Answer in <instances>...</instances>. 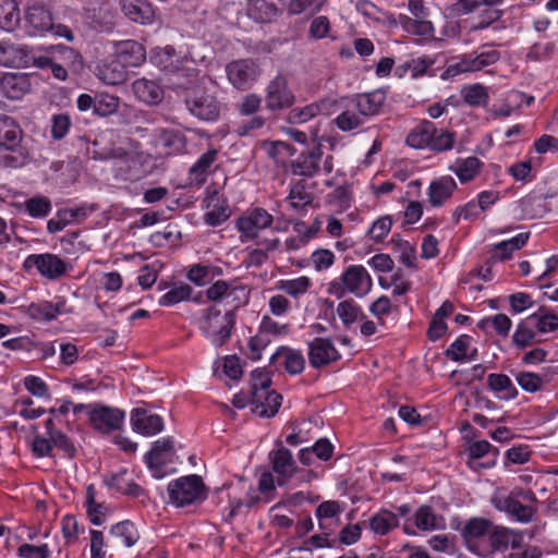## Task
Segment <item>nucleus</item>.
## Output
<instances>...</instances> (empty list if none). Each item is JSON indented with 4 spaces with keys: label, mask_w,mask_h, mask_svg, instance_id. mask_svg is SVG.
Wrapping results in <instances>:
<instances>
[{
    "label": "nucleus",
    "mask_w": 558,
    "mask_h": 558,
    "mask_svg": "<svg viewBox=\"0 0 558 558\" xmlns=\"http://www.w3.org/2000/svg\"><path fill=\"white\" fill-rule=\"evenodd\" d=\"M23 131L8 116H0V167L21 168L29 159L28 150L22 145Z\"/></svg>",
    "instance_id": "f257e3e1"
},
{
    "label": "nucleus",
    "mask_w": 558,
    "mask_h": 558,
    "mask_svg": "<svg viewBox=\"0 0 558 558\" xmlns=\"http://www.w3.org/2000/svg\"><path fill=\"white\" fill-rule=\"evenodd\" d=\"M372 286V277L365 267L351 265L343 271L339 281L330 282L328 291L337 298H341L345 292L362 298L371 291Z\"/></svg>",
    "instance_id": "f03ea898"
},
{
    "label": "nucleus",
    "mask_w": 558,
    "mask_h": 558,
    "mask_svg": "<svg viewBox=\"0 0 558 558\" xmlns=\"http://www.w3.org/2000/svg\"><path fill=\"white\" fill-rule=\"evenodd\" d=\"M234 324V311H228L222 315L216 307H210L207 311L203 329L215 345L221 347L231 337Z\"/></svg>",
    "instance_id": "7ed1b4c3"
},
{
    "label": "nucleus",
    "mask_w": 558,
    "mask_h": 558,
    "mask_svg": "<svg viewBox=\"0 0 558 558\" xmlns=\"http://www.w3.org/2000/svg\"><path fill=\"white\" fill-rule=\"evenodd\" d=\"M203 482L197 475L184 476L168 485L170 500L178 507L191 505L203 497Z\"/></svg>",
    "instance_id": "20e7f679"
},
{
    "label": "nucleus",
    "mask_w": 558,
    "mask_h": 558,
    "mask_svg": "<svg viewBox=\"0 0 558 558\" xmlns=\"http://www.w3.org/2000/svg\"><path fill=\"white\" fill-rule=\"evenodd\" d=\"M187 110L203 121H215L220 114V104L216 97L203 90H192L185 97Z\"/></svg>",
    "instance_id": "39448f33"
},
{
    "label": "nucleus",
    "mask_w": 558,
    "mask_h": 558,
    "mask_svg": "<svg viewBox=\"0 0 558 558\" xmlns=\"http://www.w3.org/2000/svg\"><path fill=\"white\" fill-rule=\"evenodd\" d=\"M229 82L240 90L248 89L259 77L260 69L253 59H239L227 64Z\"/></svg>",
    "instance_id": "423d86ee"
},
{
    "label": "nucleus",
    "mask_w": 558,
    "mask_h": 558,
    "mask_svg": "<svg viewBox=\"0 0 558 558\" xmlns=\"http://www.w3.org/2000/svg\"><path fill=\"white\" fill-rule=\"evenodd\" d=\"M295 97L288 85L286 76L279 74L269 82L266 88V108L276 111L289 108L293 105Z\"/></svg>",
    "instance_id": "0eeeda50"
},
{
    "label": "nucleus",
    "mask_w": 558,
    "mask_h": 558,
    "mask_svg": "<svg viewBox=\"0 0 558 558\" xmlns=\"http://www.w3.org/2000/svg\"><path fill=\"white\" fill-rule=\"evenodd\" d=\"M25 22L31 35L48 32L52 26V15L43 0H29L25 7Z\"/></svg>",
    "instance_id": "6e6552de"
},
{
    "label": "nucleus",
    "mask_w": 558,
    "mask_h": 558,
    "mask_svg": "<svg viewBox=\"0 0 558 558\" xmlns=\"http://www.w3.org/2000/svg\"><path fill=\"white\" fill-rule=\"evenodd\" d=\"M25 268L36 267L39 274L50 280L62 276L66 270V265L59 256L53 254H33L24 262Z\"/></svg>",
    "instance_id": "1a4fd4ad"
},
{
    "label": "nucleus",
    "mask_w": 558,
    "mask_h": 558,
    "mask_svg": "<svg viewBox=\"0 0 558 558\" xmlns=\"http://www.w3.org/2000/svg\"><path fill=\"white\" fill-rule=\"evenodd\" d=\"M283 0H247L246 14L256 23L268 24L282 14Z\"/></svg>",
    "instance_id": "9d476101"
},
{
    "label": "nucleus",
    "mask_w": 558,
    "mask_h": 558,
    "mask_svg": "<svg viewBox=\"0 0 558 558\" xmlns=\"http://www.w3.org/2000/svg\"><path fill=\"white\" fill-rule=\"evenodd\" d=\"M340 359V353L329 338H315L308 343V361L312 367L320 368Z\"/></svg>",
    "instance_id": "9b49d317"
},
{
    "label": "nucleus",
    "mask_w": 558,
    "mask_h": 558,
    "mask_svg": "<svg viewBox=\"0 0 558 558\" xmlns=\"http://www.w3.org/2000/svg\"><path fill=\"white\" fill-rule=\"evenodd\" d=\"M498 59L499 52L497 50L485 51L474 58L465 57L460 62L449 65L441 76L447 78L459 73L480 71L487 65L494 64Z\"/></svg>",
    "instance_id": "f8f14e48"
},
{
    "label": "nucleus",
    "mask_w": 558,
    "mask_h": 558,
    "mask_svg": "<svg viewBox=\"0 0 558 558\" xmlns=\"http://www.w3.org/2000/svg\"><path fill=\"white\" fill-rule=\"evenodd\" d=\"M88 415L92 426L106 434L119 429L124 417L122 411L104 405L89 410Z\"/></svg>",
    "instance_id": "ddd939ff"
},
{
    "label": "nucleus",
    "mask_w": 558,
    "mask_h": 558,
    "mask_svg": "<svg viewBox=\"0 0 558 558\" xmlns=\"http://www.w3.org/2000/svg\"><path fill=\"white\" fill-rule=\"evenodd\" d=\"M174 441L171 437L157 440L153 444L151 449L147 452L145 459L147 466L153 471L157 478L163 477L161 468L171 461L170 456L173 451Z\"/></svg>",
    "instance_id": "4468645a"
},
{
    "label": "nucleus",
    "mask_w": 558,
    "mask_h": 558,
    "mask_svg": "<svg viewBox=\"0 0 558 558\" xmlns=\"http://www.w3.org/2000/svg\"><path fill=\"white\" fill-rule=\"evenodd\" d=\"M274 221L272 216L266 209L257 207L247 216L240 217L236 227L246 239H255L259 230L268 228Z\"/></svg>",
    "instance_id": "2eb2a0df"
},
{
    "label": "nucleus",
    "mask_w": 558,
    "mask_h": 558,
    "mask_svg": "<svg viewBox=\"0 0 558 558\" xmlns=\"http://www.w3.org/2000/svg\"><path fill=\"white\" fill-rule=\"evenodd\" d=\"M282 397L275 390L264 389L250 393L252 412L260 417H271L278 412Z\"/></svg>",
    "instance_id": "dca6fc26"
},
{
    "label": "nucleus",
    "mask_w": 558,
    "mask_h": 558,
    "mask_svg": "<svg viewBox=\"0 0 558 558\" xmlns=\"http://www.w3.org/2000/svg\"><path fill=\"white\" fill-rule=\"evenodd\" d=\"M323 150L319 144L300 153L296 159L290 163V172L293 175L313 177L319 170V161Z\"/></svg>",
    "instance_id": "f3484780"
},
{
    "label": "nucleus",
    "mask_w": 558,
    "mask_h": 558,
    "mask_svg": "<svg viewBox=\"0 0 558 558\" xmlns=\"http://www.w3.org/2000/svg\"><path fill=\"white\" fill-rule=\"evenodd\" d=\"M119 7L125 17L140 24H151L156 14L148 0H119Z\"/></svg>",
    "instance_id": "a211bd4d"
},
{
    "label": "nucleus",
    "mask_w": 558,
    "mask_h": 558,
    "mask_svg": "<svg viewBox=\"0 0 558 558\" xmlns=\"http://www.w3.org/2000/svg\"><path fill=\"white\" fill-rule=\"evenodd\" d=\"M492 502L496 509L507 512L522 523L531 522L535 513L533 507L523 505L511 496H495Z\"/></svg>",
    "instance_id": "6ab92c4d"
},
{
    "label": "nucleus",
    "mask_w": 558,
    "mask_h": 558,
    "mask_svg": "<svg viewBox=\"0 0 558 558\" xmlns=\"http://www.w3.org/2000/svg\"><path fill=\"white\" fill-rule=\"evenodd\" d=\"M0 89L9 99H21L31 90L27 73H4L0 77Z\"/></svg>",
    "instance_id": "aec40b11"
},
{
    "label": "nucleus",
    "mask_w": 558,
    "mask_h": 558,
    "mask_svg": "<svg viewBox=\"0 0 558 558\" xmlns=\"http://www.w3.org/2000/svg\"><path fill=\"white\" fill-rule=\"evenodd\" d=\"M96 75L108 85H118L126 81L128 70L114 56H112L101 60L97 64Z\"/></svg>",
    "instance_id": "412c9836"
},
{
    "label": "nucleus",
    "mask_w": 558,
    "mask_h": 558,
    "mask_svg": "<svg viewBox=\"0 0 558 558\" xmlns=\"http://www.w3.org/2000/svg\"><path fill=\"white\" fill-rule=\"evenodd\" d=\"M131 423L134 430L146 436L156 435L163 428V422L159 415L151 414L147 410L141 408L132 411Z\"/></svg>",
    "instance_id": "4be33fe9"
},
{
    "label": "nucleus",
    "mask_w": 558,
    "mask_h": 558,
    "mask_svg": "<svg viewBox=\"0 0 558 558\" xmlns=\"http://www.w3.org/2000/svg\"><path fill=\"white\" fill-rule=\"evenodd\" d=\"M126 69L141 65L145 59L144 47L135 40H123L116 45L113 54Z\"/></svg>",
    "instance_id": "5701e85b"
},
{
    "label": "nucleus",
    "mask_w": 558,
    "mask_h": 558,
    "mask_svg": "<svg viewBox=\"0 0 558 558\" xmlns=\"http://www.w3.org/2000/svg\"><path fill=\"white\" fill-rule=\"evenodd\" d=\"M231 210L225 198L217 192L207 197V211L204 220L207 225L216 227L230 217Z\"/></svg>",
    "instance_id": "b1692460"
},
{
    "label": "nucleus",
    "mask_w": 558,
    "mask_h": 558,
    "mask_svg": "<svg viewBox=\"0 0 558 558\" xmlns=\"http://www.w3.org/2000/svg\"><path fill=\"white\" fill-rule=\"evenodd\" d=\"M456 189L457 183L449 175L434 180L428 187V202L432 206L439 207L451 197Z\"/></svg>",
    "instance_id": "393cba45"
},
{
    "label": "nucleus",
    "mask_w": 558,
    "mask_h": 558,
    "mask_svg": "<svg viewBox=\"0 0 558 558\" xmlns=\"http://www.w3.org/2000/svg\"><path fill=\"white\" fill-rule=\"evenodd\" d=\"M437 133L435 124L428 120L421 121L407 136V144L415 149L429 148L433 136Z\"/></svg>",
    "instance_id": "a878e982"
},
{
    "label": "nucleus",
    "mask_w": 558,
    "mask_h": 558,
    "mask_svg": "<svg viewBox=\"0 0 558 558\" xmlns=\"http://www.w3.org/2000/svg\"><path fill=\"white\" fill-rule=\"evenodd\" d=\"M134 95L143 102L156 105L163 98V90L155 81L138 78L132 84Z\"/></svg>",
    "instance_id": "bb28decb"
},
{
    "label": "nucleus",
    "mask_w": 558,
    "mask_h": 558,
    "mask_svg": "<svg viewBox=\"0 0 558 558\" xmlns=\"http://www.w3.org/2000/svg\"><path fill=\"white\" fill-rule=\"evenodd\" d=\"M272 470L279 476L289 478L296 471V464L289 449L281 447L269 454Z\"/></svg>",
    "instance_id": "cd10ccee"
},
{
    "label": "nucleus",
    "mask_w": 558,
    "mask_h": 558,
    "mask_svg": "<svg viewBox=\"0 0 558 558\" xmlns=\"http://www.w3.org/2000/svg\"><path fill=\"white\" fill-rule=\"evenodd\" d=\"M64 306L65 301L63 299L59 300L56 304L43 301L29 304L26 307V314L33 319L49 322L56 318L58 314L65 312Z\"/></svg>",
    "instance_id": "c85d7f7f"
},
{
    "label": "nucleus",
    "mask_w": 558,
    "mask_h": 558,
    "mask_svg": "<svg viewBox=\"0 0 558 558\" xmlns=\"http://www.w3.org/2000/svg\"><path fill=\"white\" fill-rule=\"evenodd\" d=\"M283 357V365L290 375L301 374L305 367V359L301 351L288 347H280L271 356V362Z\"/></svg>",
    "instance_id": "c756f323"
},
{
    "label": "nucleus",
    "mask_w": 558,
    "mask_h": 558,
    "mask_svg": "<svg viewBox=\"0 0 558 558\" xmlns=\"http://www.w3.org/2000/svg\"><path fill=\"white\" fill-rule=\"evenodd\" d=\"M110 534L119 545L132 547L140 539V533L135 524L131 521H122L113 525Z\"/></svg>",
    "instance_id": "7c9ffc66"
},
{
    "label": "nucleus",
    "mask_w": 558,
    "mask_h": 558,
    "mask_svg": "<svg viewBox=\"0 0 558 558\" xmlns=\"http://www.w3.org/2000/svg\"><path fill=\"white\" fill-rule=\"evenodd\" d=\"M385 100L383 93L374 92L357 95L355 98V107L363 117H371L379 112Z\"/></svg>",
    "instance_id": "2f4dec72"
},
{
    "label": "nucleus",
    "mask_w": 558,
    "mask_h": 558,
    "mask_svg": "<svg viewBox=\"0 0 558 558\" xmlns=\"http://www.w3.org/2000/svg\"><path fill=\"white\" fill-rule=\"evenodd\" d=\"M20 10L15 0H0V27L13 31L20 23Z\"/></svg>",
    "instance_id": "473e14b6"
},
{
    "label": "nucleus",
    "mask_w": 558,
    "mask_h": 558,
    "mask_svg": "<svg viewBox=\"0 0 558 558\" xmlns=\"http://www.w3.org/2000/svg\"><path fill=\"white\" fill-rule=\"evenodd\" d=\"M217 156L218 151L216 149H209L190 168V175L196 184H203L205 182L210 167L217 160Z\"/></svg>",
    "instance_id": "72a5a7b5"
},
{
    "label": "nucleus",
    "mask_w": 558,
    "mask_h": 558,
    "mask_svg": "<svg viewBox=\"0 0 558 558\" xmlns=\"http://www.w3.org/2000/svg\"><path fill=\"white\" fill-rule=\"evenodd\" d=\"M529 238H530V233L523 232V233H519L518 235H515L514 238H512L510 240L501 241V242L495 244L494 245L495 255L493 256V258H497L499 260H505V259L510 258L514 251L522 248L526 244Z\"/></svg>",
    "instance_id": "f704fd0d"
},
{
    "label": "nucleus",
    "mask_w": 558,
    "mask_h": 558,
    "mask_svg": "<svg viewBox=\"0 0 558 558\" xmlns=\"http://www.w3.org/2000/svg\"><path fill=\"white\" fill-rule=\"evenodd\" d=\"M481 167L482 161L478 158L472 156L465 159H458L454 166L450 167V170L457 174L462 183H465L476 177Z\"/></svg>",
    "instance_id": "c9c22d12"
},
{
    "label": "nucleus",
    "mask_w": 558,
    "mask_h": 558,
    "mask_svg": "<svg viewBox=\"0 0 558 558\" xmlns=\"http://www.w3.org/2000/svg\"><path fill=\"white\" fill-rule=\"evenodd\" d=\"M487 383L494 392L501 393V399L511 400L518 395V390L511 379L505 374H489Z\"/></svg>",
    "instance_id": "e433bc0d"
},
{
    "label": "nucleus",
    "mask_w": 558,
    "mask_h": 558,
    "mask_svg": "<svg viewBox=\"0 0 558 558\" xmlns=\"http://www.w3.org/2000/svg\"><path fill=\"white\" fill-rule=\"evenodd\" d=\"M96 490L94 485H89L86 489V508L90 522L94 525H100L106 520L108 508L102 502H96Z\"/></svg>",
    "instance_id": "4c0bfd02"
},
{
    "label": "nucleus",
    "mask_w": 558,
    "mask_h": 558,
    "mask_svg": "<svg viewBox=\"0 0 558 558\" xmlns=\"http://www.w3.org/2000/svg\"><path fill=\"white\" fill-rule=\"evenodd\" d=\"M307 183L304 180H298L291 187L287 201L291 208L301 210L313 202L312 193L306 191Z\"/></svg>",
    "instance_id": "58836bf2"
},
{
    "label": "nucleus",
    "mask_w": 558,
    "mask_h": 558,
    "mask_svg": "<svg viewBox=\"0 0 558 558\" xmlns=\"http://www.w3.org/2000/svg\"><path fill=\"white\" fill-rule=\"evenodd\" d=\"M399 521L397 514L388 510H381L372 517L369 521L371 529L380 535L387 534L390 530L398 526Z\"/></svg>",
    "instance_id": "ea45409f"
},
{
    "label": "nucleus",
    "mask_w": 558,
    "mask_h": 558,
    "mask_svg": "<svg viewBox=\"0 0 558 558\" xmlns=\"http://www.w3.org/2000/svg\"><path fill=\"white\" fill-rule=\"evenodd\" d=\"M325 106V101H320L306 105L302 108H294L289 112L288 120L293 124L305 123L318 116Z\"/></svg>",
    "instance_id": "a19ab883"
},
{
    "label": "nucleus",
    "mask_w": 558,
    "mask_h": 558,
    "mask_svg": "<svg viewBox=\"0 0 558 558\" xmlns=\"http://www.w3.org/2000/svg\"><path fill=\"white\" fill-rule=\"evenodd\" d=\"M220 274L221 269L218 267L197 264L190 268L187 279L196 286L202 287Z\"/></svg>",
    "instance_id": "79ce46f5"
},
{
    "label": "nucleus",
    "mask_w": 558,
    "mask_h": 558,
    "mask_svg": "<svg viewBox=\"0 0 558 558\" xmlns=\"http://www.w3.org/2000/svg\"><path fill=\"white\" fill-rule=\"evenodd\" d=\"M337 314L347 328L357 319L365 317L361 307L352 299L340 302L337 306Z\"/></svg>",
    "instance_id": "37998d69"
},
{
    "label": "nucleus",
    "mask_w": 558,
    "mask_h": 558,
    "mask_svg": "<svg viewBox=\"0 0 558 558\" xmlns=\"http://www.w3.org/2000/svg\"><path fill=\"white\" fill-rule=\"evenodd\" d=\"M159 143L168 149V154L181 153L185 149L186 137L178 130H165L159 136Z\"/></svg>",
    "instance_id": "c03bdc74"
},
{
    "label": "nucleus",
    "mask_w": 558,
    "mask_h": 558,
    "mask_svg": "<svg viewBox=\"0 0 558 558\" xmlns=\"http://www.w3.org/2000/svg\"><path fill=\"white\" fill-rule=\"evenodd\" d=\"M527 320H535L539 332L555 331L558 329V316L549 313L544 306L538 312L530 315Z\"/></svg>",
    "instance_id": "a18cd8bd"
},
{
    "label": "nucleus",
    "mask_w": 558,
    "mask_h": 558,
    "mask_svg": "<svg viewBox=\"0 0 558 558\" xmlns=\"http://www.w3.org/2000/svg\"><path fill=\"white\" fill-rule=\"evenodd\" d=\"M461 95L464 102L472 107L486 106L488 101L487 89L481 84L465 86L461 90Z\"/></svg>",
    "instance_id": "49530a36"
},
{
    "label": "nucleus",
    "mask_w": 558,
    "mask_h": 558,
    "mask_svg": "<svg viewBox=\"0 0 558 558\" xmlns=\"http://www.w3.org/2000/svg\"><path fill=\"white\" fill-rule=\"evenodd\" d=\"M192 294V288L186 283L174 284L166 294H163L159 304L162 306L174 305L179 302L189 300Z\"/></svg>",
    "instance_id": "de8ad7c7"
},
{
    "label": "nucleus",
    "mask_w": 558,
    "mask_h": 558,
    "mask_svg": "<svg viewBox=\"0 0 558 558\" xmlns=\"http://www.w3.org/2000/svg\"><path fill=\"white\" fill-rule=\"evenodd\" d=\"M391 243L393 244L395 252L400 254V262L409 268H416V255L415 248L408 241L402 239L392 238Z\"/></svg>",
    "instance_id": "09e8293b"
},
{
    "label": "nucleus",
    "mask_w": 558,
    "mask_h": 558,
    "mask_svg": "<svg viewBox=\"0 0 558 558\" xmlns=\"http://www.w3.org/2000/svg\"><path fill=\"white\" fill-rule=\"evenodd\" d=\"M511 319L505 314H497L493 317L482 319L478 323V328L486 330L493 327L498 335L507 336L511 328Z\"/></svg>",
    "instance_id": "8fccbe9b"
},
{
    "label": "nucleus",
    "mask_w": 558,
    "mask_h": 558,
    "mask_svg": "<svg viewBox=\"0 0 558 558\" xmlns=\"http://www.w3.org/2000/svg\"><path fill=\"white\" fill-rule=\"evenodd\" d=\"M310 284V279L307 277H300L292 280H282L279 282L278 288L287 294L298 298L308 290Z\"/></svg>",
    "instance_id": "3c124183"
},
{
    "label": "nucleus",
    "mask_w": 558,
    "mask_h": 558,
    "mask_svg": "<svg viewBox=\"0 0 558 558\" xmlns=\"http://www.w3.org/2000/svg\"><path fill=\"white\" fill-rule=\"evenodd\" d=\"M489 521L481 518L469 520L463 527V536L465 538H478L486 534L489 529Z\"/></svg>",
    "instance_id": "603ef678"
},
{
    "label": "nucleus",
    "mask_w": 558,
    "mask_h": 558,
    "mask_svg": "<svg viewBox=\"0 0 558 558\" xmlns=\"http://www.w3.org/2000/svg\"><path fill=\"white\" fill-rule=\"evenodd\" d=\"M295 149L286 142H271L267 145V154L277 163H284V158L293 156Z\"/></svg>",
    "instance_id": "864d4df0"
},
{
    "label": "nucleus",
    "mask_w": 558,
    "mask_h": 558,
    "mask_svg": "<svg viewBox=\"0 0 558 558\" xmlns=\"http://www.w3.org/2000/svg\"><path fill=\"white\" fill-rule=\"evenodd\" d=\"M25 207L32 217H46L51 210V203L47 197H33L26 201Z\"/></svg>",
    "instance_id": "5fc2aeb1"
},
{
    "label": "nucleus",
    "mask_w": 558,
    "mask_h": 558,
    "mask_svg": "<svg viewBox=\"0 0 558 558\" xmlns=\"http://www.w3.org/2000/svg\"><path fill=\"white\" fill-rule=\"evenodd\" d=\"M337 126L342 132H349L357 129L363 124L362 118L351 110H345L340 113L335 120Z\"/></svg>",
    "instance_id": "6e6d98bb"
},
{
    "label": "nucleus",
    "mask_w": 558,
    "mask_h": 558,
    "mask_svg": "<svg viewBox=\"0 0 558 558\" xmlns=\"http://www.w3.org/2000/svg\"><path fill=\"white\" fill-rule=\"evenodd\" d=\"M535 338V331L525 322H521L512 336V341L518 348H525L532 344Z\"/></svg>",
    "instance_id": "4d7b16f0"
},
{
    "label": "nucleus",
    "mask_w": 558,
    "mask_h": 558,
    "mask_svg": "<svg viewBox=\"0 0 558 558\" xmlns=\"http://www.w3.org/2000/svg\"><path fill=\"white\" fill-rule=\"evenodd\" d=\"M454 143V133L446 130H437V133L430 141L429 149L435 151H446L452 148Z\"/></svg>",
    "instance_id": "13d9d810"
},
{
    "label": "nucleus",
    "mask_w": 558,
    "mask_h": 558,
    "mask_svg": "<svg viewBox=\"0 0 558 558\" xmlns=\"http://www.w3.org/2000/svg\"><path fill=\"white\" fill-rule=\"evenodd\" d=\"M326 0H289L288 11L290 14L318 11Z\"/></svg>",
    "instance_id": "bf43d9fd"
},
{
    "label": "nucleus",
    "mask_w": 558,
    "mask_h": 558,
    "mask_svg": "<svg viewBox=\"0 0 558 558\" xmlns=\"http://www.w3.org/2000/svg\"><path fill=\"white\" fill-rule=\"evenodd\" d=\"M469 345L470 337L462 335L447 349L446 355L456 362L463 361L466 357V350Z\"/></svg>",
    "instance_id": "052dcab7"
},
{
    "label": "nucleus",
    "mask_w": 558,
    "mask_h": 558,
    "mask_svg": "<svg viewBox=\"0 0 558 558\" xmlns=\"http://www.w3.org/2000/svg\"><path fill=\"white\" fill-rule=\"evenodd\" d=\"M415 525L423 531L436 527V517L428 506H421L415 512Z\"/></svg>",
    "instance_id": "680f3d73"
},
{
    "label": "nucleus",
    "mask_w": 558,
    "mask_h": 558,
    "mask_svg": "<svg viewBox=\"0 0 558 558\" xmlns=\"http://www.w3.org/2000/svg\"><path fill=\"white\" fill-rule=\"evenodd\" d=\"M342 511V507L340 504L336 500H328L322 502L317 509H316V517L319 519V521H323L325 519H332L340 514ZM320 527L324 529L325 525L323 522H320Z\"/></svg>",
    "instance_id": "e2e57ef3"
},
{
    "label": "nucleus",
    "mask_w": 558,
    "mask_h": 558,
    "mask_svg": "<svg viewBox=\"0 0 558 558\" xmlns=\"http://www.w3.org/2000/svg\"><path fill=\"white\" fill-rule=\"evenodd\" d=\"M517 381L522 389L529 392H535L541 389L543 379L539 375L529 372H522L517 375Z\"/></svg>",
    "instance_id": "0e129e2a"
},
{
    "label": "nucleus",
    "mask_w": 558,
    "mask_h": 558,
    "mask_svg": "<svg viewBox=\"0 0 558 558\" xmlns=\"http://www.w3.org/2000/svg\"><path fill=\"white\" fill-rule=\"evenodd\" d=\"M405 28L408 32L420 36L432 35L434 31L433 24L423 17L410 19L407 22Z\"/></svg>",
    "instance_id": "69168bd1"
},
{
    "label": "nucleus",
    "mask_w": 558,
    "mask_h": 558,
    "mask_svg": "<svg viewBox=\"0 0 558 558\" xmlns=\"http://www.w3.org/2000/svg\"><path fill=\"white\" fill-rule=\"evenodd\" d=\"M392 221L390 217H381L377 219L369 229V235L375 241H381L390 231Z\"/></svg>",
    "instance_id": "338daca9"
},
{
    "label": "nucleus",
    "mask_w": 558,
    "mask_h": 558,
    "mask_svg": "<svg viewBox=\"0 0 558 558\" xmlns=\"http://www.w3.org/2000/svg\"><path fill=\"white\" fill-rule=\"evenodd\" d=\"M19 556L22 558H49L50 550L47 545L23 544L19 548Z\"/></svg>",
    "instance_id": "774afa93"
}]
</instances>
